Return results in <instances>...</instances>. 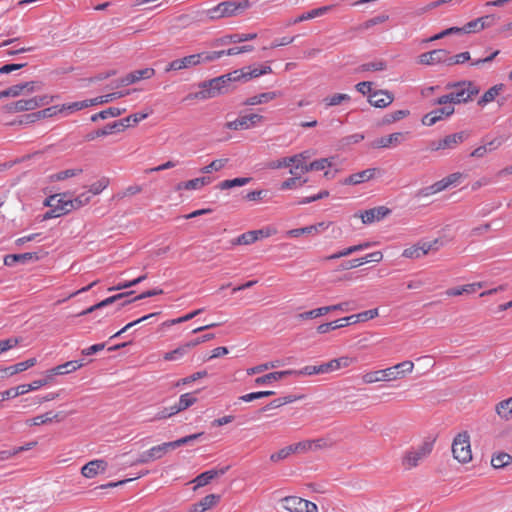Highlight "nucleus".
<instances>
[{
    "instance_id": "obj_1",
    "label": "nucleus",
    "mask_w": 512,
    "mask_h": 512,
    "mask_svg": "<svg viewBox=\"0 0 512 512\" xmlns=\"http://www.w3.org/2000/svg\"><path fill=\"white\" fill-rule=\"evenodd\" d=\"M447 90H452L450 93L438 97L435 105H454L469 102L474 96L478 95L480 89L472 81L463 80L457 82H449L446 84Z\"/></svg>"
},
{
    "instance_id": "obj_2",
    "label": "nucleus",
    "mask_w": 512,
    "mask_h": 512,
    "mask_svg": "<svg viewBox=\"0 0 512 512\" xmlns=\"http://www.w3.org/2000/svg\"><path fill=\"white\" fill-rule=\"evenodd\" d=\"M236 81L238 78L234 77L233 72L203 81L199 84L200 91L189 94L187 99L206 100L225 94L230 90L231 83Z\"/></svg>"
},
{
    "instance_id": "obj_3",
    "label": "nucleus",
    "mask_w": 512,
    "mask_h": 512,
    "mask_svg": "<svg viewBox=\"0 0 512 512\" xmlns=\"http://www.w3.org/2000/svg\"><path fill=\"white\" fill-rule=\"evenodd\" d=\"M414 369V363L406 360L398 363L392 367H388L383 370L368 372L363 375V382L371 384L378 381H392L403 378L406 374H409Z\"/></svg>"
},
{
    "instance_id": "obj_4",
    "label": "nucleus",
    "mask_w": 512,
    "mask_h": 512,
    "mask_svg": "<svg viewBox=\"0 0 512 512\" xmlns=\"http://www.w3.org/2000/svg\"><path fill=\"white\" fill-rule=\"evenodd\" d=\"M249 7L250 2L248 0H243L240 2L224 1L206 10L205 13L209 20L214 21L222 18L237 16Z\"/></svg>"
},
{
    "instance_id": "obj_5",
    "label": "nucleus",
    "mask_w": 512,
    "mask_h": 512,
    "mask_svg": "<svg viewBox=\"0 0 512 512\" xmlns=\"http://www.w3.org/2000/svg\"><path fill=\"white\" fill-rule=\"evenodd\" d=\"M44 205L50 207L43 216L44 220L58 218L75 210L73 200L66 194L52 195L45 200Z\"/></svg>"
},
{
    "instance_id": "obj_6",
    "label": "nucleus",
    "mask_w": 512,
    "mask_h": 512,
    "mask_svg": "<svg viewBox=\"0 0 512 512\" xmlns=\"http://www.w3.org/2000/svg\"><path fill=\"white\" fill-rule=\"evenodd\" d=\"M207 62H210L208 52L191 54L169 62L165 67V72L180 71Z\"/></svg>"
},
{
    "instance_id": "obj_7",
    "label": "nucleus",
    "mask_w": 512,
    "mask_h": 512,
    "mask_svg": "<svg viewBox=\"0 0 512 512\" xmlns=\"http://www.w3.org/2000/svg\"><path fill=\"white\" fill-rule=\"evenodd\" d=\"M453 457L460 463H468L472 459L470 436L467 432L459 433L452 443Z\"/></svg>"
},
{
    "instance_id": "obj_8",
    "label": "nucleus",
    "mask_w": 512,
    "mask_h": 512,
    "mask_svg": "<svg viewBox=\"0 0 512 512\" xmlns=\"http://www.w3.org/2000/svg\"><path fill=\"white\" fill-rule=\"evenodd\" d=\"M468 138V134L465 131L453 133L445 136L444 138L432 141L429 145L431 151L439 150H451L456 148L459 144L464 142Z\"/></svg>"
},
{
    "instance_id": "obj_9",
    "label": "nucleus",
    "mask_w": 512,
    "mask_h": 512,
    "mask_svg": "<svg viewBox=\"0 0 512 512\" xmlns=\"http://www.w3.org/2000/svg\"><path fill=\"white\" fill-rule=\"evenodd\" d=\"M432 448V443L425 442L418 448L408 451L403 459V465L406 468L416 467L419 461L431 453Z\"/></svg>"
},
{
    "instance_id": "obj_10",
    "label": "nucleus",
    "mask_w": 512,
    "mask_h": 512,
    "mask_svg": "<svg viewBox=\"0 0 512 512\" xmlns=\"http://www.w3.org/2000/svg\"><path fill=\"white\" fill-rule=\"evenodd\" d=\"M271 72L272 68L269 65L247 66L242 69L233 71V75L234 77L238 78V81L246 82Z\"/></svg>"
},
{
    "instance_id": "obj_11",
    "label": "nucleus",
    "mask_w": 512,
    "mask_h": 512,
    "mask_svg": "<svg viewBox=\"0 0 512 512\" xmlns=\"http://www.w3.org/2000/svg\"><path fill=\"white\" fill-rule=\"evenodd\" d=\"M383 171L379 168H368L357 173H353L343 179L341 183L343 185H359L361 183L370 181L376 176H381Z\"/></svg>"
},
{
    "instance_id": "obj_12",
    "label": "nucleus",
    "mask_w": 512,
    "mask_h": 512,
    "mask_svg": "<svg viewBox=\"0 0 512 512\" xmlns=\"http://www.w3.org/2000/svg\"><path fill=\"white\" fill-rule=\"evenodd\" d=\"M155 74V70L153 68H144L132 71L128 73L126 76L116 81L115 88L120 86H128L134 84L143 79H150Z\"/></svg>"
},
{
    "instance_id": "obj_13",
    "label": "nucleus",
    "mask_w": 512,
    "mask_h": 512,
    "mask_svg": "<svg viewBox=\"0 0 512 512\" xmlns=\"http://www.w3.org/2000/svg\"><path fill=\"white\" fill-rule=\"evenodd\" d=\"M276 233V230L271 227H265L259 230H251L238 236L236 244L249 245L261 238H267Z\"/></svg>"
},
{
    "instance_id": "obj_14",
    "label": "nucleus",
    "mask_w": 512,
    "mask_h": 512,
    "mask_svg": "<svg viewBox=\"0 0 512 512\" xmlns=\"http://www.w3.org/2000/svg\"><path fill=\"white\" fill-rule=\"evenodd\" d=\"M447 50L434 49L429 52L422 53L418 56V63L422 65L446 64Z\"/></svg>"
},
{
    "instance_id": "obj_15",
    "label": "nucleus",
    "mask_w": 512,
    "mask_h": 512,
    "mask_svg": "<svg viewBox=\"0 0 512 512\" xmlns=\"http://www.w3.org/2000/svg\"><path fill=\"white\" fill-rule=\"evenodd\" d=\"M383 259V254L381 251H375V252H372V253H369L361 258H357V259H352V260H348V261H344L341 265H340V268L342 270H349V269H353V268H356V267H359L365 263H368V262H380L382 261Z\"/></svg>"
},
{
    "instance_id": "obj_16",
    "label": "nucleus",
    "mask_w": 512,
    "mask_h": 512,
    "mask_svg": "<svg viewBox=\"0 0 512 512\" xmlns=\"http://www.w3.org/2000/svg\"><path fill=\"white\" fill-rule=\"evenodd\" d=\"M435 244H437V240L434 241L433 243H431V242L417 243L411 247L404 249L402 256L405 258H409V259L421 258L422 256L426 255L433 248V246Z\"/></svg>"
},
{
    "instance_id": "obj_17",
    "label": "nucleus",
    "mask_w": 512,
    "mask_h": 512,
    "mask_svg": "<svg viewBox=\"0 0 512 512\" xmlns=\"http://www.w3.org/2000/svg\"><path fill=\"white\" fill-rule=\"evenodd\" d=\"M123 131V123H119V121H114L113 123L107 124L105 127L92 131L85 136L86 141H93L98 137L108 136L114 133Z\"/></svg>"
},
{
    "instance_id": "obj_18",
    "label": "nucleus",
    "mask_w": 512,
    "mask_h": 512,
    "mask_svg": "<svg viewBox=\"0 0 512 512\" xmlns=\"http://www.w3.org/2000/svg\"><path fill=\"white\" fill-rule=\"evenodd\" d=\"M333 7H334L333 5H327V6H322V7L312 9L308 12L301 14L300 16H298L296 18L290 19L287 23V26L295 25V24L303 22V21H307L310 19H314L316 17L323 16L326 13H328L329 11H331L333 9Z\"/></svg>"
},
{
    "instance_id": "obj_19",
    "label": "nucleus",
    "mask_w": 512,
    "mask_h": 512,
    "mask_svg": "<svg viewBox=\"0 0 512 512\" xmlns=\"http://www.w3.org/2000/svg\"><path fill=\"white\" fill-rule=\"evenodd\" d=\"M107 466V462L103 459L92 460L82 467L81 473L86 478H93L98 473L105 472Z\"/></svg>"
},
{
    "instance_id": "obj_20",
    "label": "nucleus",
    "mask_w": 512,
    "mask_h": 512,
    "mask_svg": "<svg viewBox=\"0 0 512 512\" xmlns=\"http://www.w3.org/2000/svg\"><path fill=\"white\" fill-rule=\"evenodd\" d=\"M39 260V256L35 252H26L21 254H8L4 257V265L12 267L17 263L26 264L31 261Z\"/></svg>"
},
{
    "instance_id": "obj_21",
    "label": "nucleus",
    "mask_w": 512,
    "mask_h": 512,
    "mask_svg": "<svg viewBox=\"0 0 512 512\" xmlns=\"http://www.w3.org/2000/svg\"><path fill=\"white\" fill-rule=\"evenodd\" d=\"M390 209L385 206H378L362 213L361 218L364 224H370L374 221H380L390 214Z\"/></svg>"
},
{
    "instance_id": "obj_22",
    "label": "nucleus",
    "mask_w": 512,
    "mask_h": 512,
    "mask_svg": "<svg viewBox=\"0 0 512 512\" xmlns=\"http://www.w3.org/2000/svg\"><path fill=\"white\" fill-rule=\"evenodd\" d=\"M229 469V466L222 467L220 469H211L207 470L200 475H198L193 482L196 484L197 487H203L207 484H209L213 479L216 477L224 475Z\"/></svg>"
},
{
    "instance_id": "obj_23",
    "label": "nucleus",
    "mask_w": 512,
    "mask_h": 512,
    "mask_svg": "<svg viewBox=\"0 0 512 512\" xmlns=\"http://www.w3.org/2000/svg\"><path fill=\"white\" fill-rule=\"evenodd\" d=\"M134 292L133 291H130V292H127V293H119V294H116V295H113L111 297H108L104 300H102L101 302L95 304V305H92L90 306L89 308L79 312L76 316L80 317V316H84V315H87V314H90L96 310H99V309H102L104 307H107L108 305L122 299V298H125V297H128L130 295H132Z\"/></svg>"
},
{
    "instance_id": "obj_24",
    "label": "nucleus",
    "mask_w": 512,
    "mask_h": 512,
    "mask_svg": "<svg viewBox=\"0 0 512 512\" xmlns=\"http://www.w3.org/2000/svg\"><path fill=\"white\" fill-rule=\"evenodd\" d=\"M393 95L388 91L378 90L369 94V103L377 108H385L393 101Z\"/></svg>"
},
{
    "instance_id": "obj_25",
    "label": "nucleus",
    "mask_w": 512,
    "mask_h": 512,
    "mask_svg": "<svg viewBox=\"0 0 512 512\" xmlns=\"http://www.w3.org/2000/svg\"><path fill=\"white\" fill-rule=\"evenodd\" d=\"M403 140V133L396 132L387 136L380 137L373 142L375 148H390L397 146Z\"/></svg>"
},
{
    "instance_id": "obj_26",
    "label": "nucleus",
    "mask_w": 512,
    "mask_h": 512,
    "mask_svg": "<svg viewBox=\"0 0 512 512\" xmlns=\"http://www.w3.org/2000/svg\"><path fill=\"white\" fill-rule=\"evenodd\" d=\"M354 362H356V358H352L349 356H342L339 358L332 359L329 362L323 363V364H324L325 373H329L332 371L339 370L341 368H346Z\"/></svg>"
},
{
    "instance_id": "obj_27",
    "label": "nucleus",
    "mask_w": 512,
    "mask_h": 512,
    "mask_svg": "<svg viewBox=\"0 0 512 512\" xmlns=\"http://www.w3.org/2000/svg\"><path fill=\"white\" fill-rule=\"evenodd\" d=\"M220 499L219 495L209 494L203 497L199 502L193 504L190 512H204L212 508Z\"/></svg>"
},
{
    "instance_id": "obj_28",
    "label": "nucleus",
    "mask_w": 512,
    "mask_h": 512,
    "mask_svg": "<svg viewBox=\"0 0 512 512\" xmlns=\"http://www.w3.org/2000/svg\"><path fill=\"white\" fill-rule=\"evenodd\" d=\"M36 108H38V104L36 100L33 99V97L30 99H20L16 102L7 105L8 112L31 111Z\"/></svg>"
},
{
    "instance_id": "obj_29",
    "label": "nucleus",
    "mask_w": 512,
    "mask_h": 512,
    "mask_svg": "<svg viewBox=\"0 0 512 512\" xmlns=\"http://www.w3.org/2000/svg\"><path fill=\"white\" fill-rule=\"evenodd\" d=\"M280 506L288 512H302L303 498L287 496L280 500Z\"/></svg>"
},
{
    "instance_id": "obj_30",
    "label": "nucleus",
    "mask_w": 512,
    "mask_h": 512,
    "mask_svg": "<svg viewBox=\"0 0 512 512\" xmlns=\"http://www.w3.org/2000/svg\"><path fill=\"white\" fill-rule=\"evenodd\" d=\"M289 373L290 372L288 370L271 372L263 376L257 377L254 380V383L256 386L269 385L275 381H279L285 378L286 376L289 375Z\"/></svg>"
},
{
    "instance_id": "obj_31",
    "label": "nucleus",
    "mask_w": 512,
    "mask_h": 512,
    "mask_svg": "<svg viewBox=\"0 0 512 512\" xmlns=\"http://www.w3.org/2000/svg\"><path fill=\"white\" fill-rule=\"evenodd\" d=\"M278 96H279V93L275 92V91L260 93L258 95H254V96L247 98L244 101V105L254 106V105L268 103L269 101L274 100Z\"/></svg>"
},
{
    "instance_id": "obj_32",
    "label": "nucleus",
    "mask_w": 512,
    "mask_h": 512,
    "mask_svg": "<svg viewBox=\"0 0 512 512\" xmlns=\"http://www.w3.org/2000/svg\"><path fill=\"white\" fill-rule=\"evenodd\" d=\"M257 37L256 33H235L226 35L219 39L220 44L227 45L230 43H242L250 40H254Z\"/></svg>"
},
{
    "instance_id": "obj_33",
    "label": "nucleus",
    "mask_w": 512,
    "mask_h": 512,
    "mask_svg": "<svg viewBox=\"0 0 512 512\" xmlns=\"http://www.w3.org/2000/svg\"><path fill=\"white\" fill-rule=\"evenodd\" d=\"M130 93L129 90L127 91H118V92H112L106 95L98 96L93 99H88V103H90V106L98 105V104H105L109 103L111 101H114L116 99L122 98Z\"/></svg>"
},
{
    "instance_id": "obj_34",
    "label": "nucleus",
    "mask_w": 512,
    "mask_h": 512,
    "mask_svg": "<svg viewBox=\"0 0 512 512\" xmlns=\"http://www.w3.org/2000/svg\"><path fill=\"white\" fill-rule=\"evenodd\" d=\"M211 183V178L210 177H199V178H194V179H191V180H188L186 182H182L180 184H178V189H185V190H198L200 188H202L203 186L205 185H208Z\"/></svg>"
},
{
    "instance_id": "obj_35",
    "label": "nucleus",
    "mask_w": 512,
    "mask_h": 512,
    "mask_svg": "<svg viewBox=\"0 0 512 512\" xmlns=\"http://www.w3.org/2000/svg\"><path fill=\"white\" fill-rule=\"evenodd\" d=\"M288 371L291 372V373H289V375H295V376H301V375L311 376V375H316V374H326L325 369H324V364L308 365V366L303 367L300 370H288Z\"/></svg>"
},
{
    "instance_id": "obj_36",
    "label": "nucleus",
    "mask_w": 512,
    "mask_h": 512,
    "mask_svg": "<svg viewBox=\"0 0 512 512\" xmlns=\"http://www.w3.org/2000/svg\"><path fill=\"white\" fill-rule=\"evenodd\" d=\"M502 89V84L492 86L480 97V99L478 100V105L483 107L486 104L494 101L495 98L500 94Z\"/></svg>"
},
{
    "instance_id": "obj_37",
    "label": "nucleus",
    "mask_w": 512,
    "mask_h": 512,
    "mask_svg": "<svg viewBox=\"0 0 512 512\" xmlns=\"http://www.w3.org/2000/svg\"><path fill=\"white\" fill-rule=\"evenodd\" d=\"M196 401L197 398L194 397L192 393L182 394L179 398L178 403L172 406V411L181 412L195 404Z\"/></svg>"
},
{
    "instance_id": "obj_38",
    "label": "nucleus",
    "mask_w": 512,
    "mask_h": 512,
    "mask_svg": "<svg viewBox=\"0 0 512 512\" xmlns=\"http://www.w3.org/2000/svg\"><path fill=\"white\" fill-rule=\"evenodd\" d=\"M62 420V417L59 413L53 414L52 412H47L45 414L38 415L30 420V425L39 426L47 423H51L53 421L59 422Z\"/></svg>"
},
{
    "instance_id": "obj_39",
    "label": "nucleus",
    "mask_w": 512,
    "mask_h": 512,
    "mask_svg": "<svg viewBox=\"0 0 512 512\" xmlns=\"http://www.w3.org/2000/svg\"><path fill=\"white\" fill-rule=\"evenodd\" d=\"M126 111L125 108L123 109H120V108H117V107H109L105 110H102L96 114H93L91 116V121L92 122H96L98 120H104V119H107V118H110V117H117V116H120L121 114H123L124 112Z\"/></svg>"
},
{
    "instance_id": "obj_40",
    "label": "nucleus",
    "mask_w": 512,
    "mask_h": 512,
    "mask_svg": "<svg viewBox=\"0 0 512 512\" xmlns=\"http://www.w3.org/2000/svg\"><path fill=\"white\" fill-rule=\"evenodd\" d=\"M88 107H90V103H88V99L83 100V101H76V102H72V103L59 105L60 113H62L64 115H68V114H71L73 112H76V111H79V110H82V109H85Z\"/></svg>"
},
{
    "instance_id": "obj_41",
    "label": "nucleus",
    "mask_w": 512,
    "mask_h": 512,
    "mask_svg": "<svg viewBox=\"0 0 512 512\" xmlns=\"http://www.w3.org/2000/svg\"><path fill=\"white\" fill-rule=\"evenodd\" d=\"M251 181L250 177H239L234 179H227L220 182L217 188L220 190H226L234 187H241L248 184Z\"/></svg>"
},
{
    "instance_id": "obj_42",
    "label": "nucleus",
    "mask_w": 512,
    "mask_h": 512,
    "mask_svg": "<svg viewBox=\"0 0 512 512\" xmlns=\"http://www.w3.org/2000/svg\"><path fill=\"white\" fill-rule=\"evenodd\" d=\"M496 412L501 418L509 420L512 417V397L499 402L496 405Z\"/></svg>"
},
{
    "instance_id": "obj_43",
    "label": "nucleus",
    "mask_w": 512,
    "mask_h": 512,
    "mask_svg": "<svg viewBox=\"0 0 512 512\" xmlns=\"http://www.w3.org/2000/svg\"><path fill=\"white\" fill-rule=\"evenodd\" d=\"M57 114H60L59 105H54V106L45 108L43 110L30 113V114H28V117H30L32 119H43V118H50V117L56 116Z\"/></svg>"
},
{
    "instance_id": "obj_44",
    "label": "nucleus",
    "mask_w": 512,
    "mask_h": 512,
    "mask_svg": "<svg viewBox=\"0 0 512 512\" xmlns=\"http://www.w3.org/2000/svg\"><path fill=\"white\" fill-rule=\"evenodd\" d=\"M149 116V113H134V114H131L125 118H122L119 121V123H123V131L130 127V126H133L137 123H139L140 121L146 119L147 117Z\"/></svg>"
},
{
    "instance_id": "obj_45",
    "label": "nucleus",
    "mask_w": 512,
    "mask_h": 512,
    "mask_svg": "<svg viewBox=\"0 0 512 512\" xmlns=\"http://www.w3.org/2000/svg\"><path fill=\"white\" fill-rule=\"evenodd\" d=\"M350 96L348 94H345V93H336L332 96H328V97H325L323 99V102L324 104L326 105V107H331V106H337V105H340L344 102H349L350 101Z\"/></svg>"
},
{
    "instance_id": "obj_46",
    "label": "nucleus",
    "mask_w": 512,
    "mask_h": 512,
    "mask_svg": "<svg viewBox=\"0 0 512 512\" xmlns=\"http://www.w3.org/2000/svg\"><path fill=\"white\" fill-rule=\"evenodd\" d=\"M24 394H26V387L23 384L14 388L7 389L0 393V403L4 400L16 398L17 396Z\"/></svg>"
},
{
    "instance_id": "obj_47",
    "label": "nucleus",
    "mask_w": 512,
    "mask_h": 512,
    "mask_svg": "<svg viewBox=\"0 0 512 512\" xmlns=\"http://www.w3.org/2000/svg\"><path fill=\"white\" fill-rule=\"evenodd\" d=\"M241 118L243 121V129L244 130L257 126L264 119V117L262 115L254 114V113L241 115Z\"/></svg>"
},
{
    "instance_id": "obj_48",
    "label": "nucleus",
    "mask_w": 512,
    "mask_h": 512,
    "mask_svg": "<svg viewBox=\"0 0 512 512\" xmlns=\"http://www.w3.org/2000/svg\"><path fill=\"white\" fill-rule=\"evenodd\" d=\"M433 114L435 115L436 119L439 121L449 118L451 115L454 114L455 109L454 106L450 104L442 105L440 108H436L432 110Z\"/></svg>"
},
{
    "instance_id": "obj_49",
    "label": "nucleus",
    "mask_w": 512,
    "mask_h": 512,
    "mask_svg": "<svg viewBox=\"0 0 512 512\" xmlns=\"http://www.w3.org/2000/svg\"><path fill=\"white\" fill-rule=\"evenodd\" d=\"M188 353V350L184 346V344L180 345L176 349L166 352L163 355V359L165 361H176L184 357Z\"/></svg>"
},
{
    "instance_id": "obj_50",
    "label": "nucleus",
    "mask_w": 512,
    "mask_h": 512,
    "mask_svg": "<svg viewBox=\"0 0 512 512\" xmlns=\"http://www.w3.org/2000/svg\"><path fill=\"white\" fill-rule=\"evenodd\" d=\"M471 59L469 52H462L454 56H450L449 52L447 51V59H446V65L447 66H453L456 64H463Z\"/></svg>"
},
{
    "instance_id": "obj_51",
    "label": "nucleus",
    "mask_w": 512,
    "mask_h": 512,
    "mask_svg": "<svg viewBox=\"0 0 512 512\" xmlns=\"http://www.w3.org/2000/svg\"><path fill=\"white\" fill-rule=\"evenodd\" d=\"M169 450L170 447L168 446V442H165L160 445L153 446L148 450V452L153 461L162 458Z\"/></svg>"
},
{
    "instance_id": "obj_52",
    "label": "nucleus",
    "mask_w": 512,
    "mask_h": 512,
    "mask_svg": "<svg viewBox=\"0 0 512 512\" xmlns=\"http://www.w3.org/2000/svg\"><path fill=\"white\" fill-rule=\"evenodd\" d=\"M75 370V364L73 361H68L64 364L58 365L54 368H52L50 372V376L52 375H65L71 372H74Z\"/></svg>"
},
{
    "instance_id": "obj_53",
    "label": "nucleus",
    "mask_w": 512,
    "mask_h": 512,
    "mask_svg": "<svg viewBox=\"0 0 512 512\" xmlns=\"http://www.w3.org/2000/svg\"><path fill=\"white\" fill-rule=\"evenodd\" d=\"M240 54L239 47H232L227 50L208 52L210 62L220 59L223 56H233Z\"/></svg>"
},
{
    "instance_id": "obj_54",
    "label": "nucleus",
    "mask_w": 512,
    "mask_h": 512,
    "mask_svg": "<svg viewBox=\"0 0 512 512\" xmlns=\"http://www.w3.org/2000/svg\"><path fill=\"white\" fill-rule=\"evenodd\" d=\"M512 457L507 453H499L492 457L491 464L494 468H503L510 463Z\"/></svg>"
},
{
    "instance_id": "obj_55",
    "label": "nucleus",
    "mask_w": 512,
    "mask_h": 512,
    "mask_svg": "<svg viewBox=\"0 0 512 512\" xmlns=\"http://www.w3.org/2000/svg\"><path fill=\"white\" fill-rule=\"evenodd\" d=\"M389 19V16L386 14L375 16L364 23L360 24L357 28L358 30H367L375 25L386 22Z\"/></svg>"
},
{
    "instance_id": "obj_56",
    "label": "nucleus",
    "mask_w": 512,
    "mask_h": 512,
    "mask_svg": "<svg viewBox=\"0 0 512 512\" xmlns=\"http://www.w3.org/2000/svg\"><path fill=\"white\" fill-rule=\"evenodd\" d=\"M274 394H275L274 391H269V390L268 391H257V392H251V393L242 395L238 398V400L243 401V402H251L253 400L264 398V397H269Z\"/></svg>"
},
{
    "instance_id": "obj_57",
    "label": "nucleus",
    "mask_w": 512,
    "mask_h": 512,
    "mask_svg": "<svg viewBox=\"0 0 512 512\" xmlns=\"http://www.w3.org/2000/svg\"><path fill=\"white\" fill-rule=\"evenodd\" d=\"M227 163H228L227 158L213 160L209 165L203 167L201 169V172L208 174L213 171H219V170L223 169Z\"/></svg>"
},
{
    "instance_id": "obj_58",
    "label": "nucleus",
    "mask_w": 512,
    "mask_h": 512,
    "mask_svg": "<svg viewBox=\"0 0 512 512\" xmlns=\"http://www.w3.org/2000/svg\"><path fill=\"white\" fill-rule=\"evenodd\" d=\"M333 157L331 158H321L314 160L309 163V169H313V171H321L333 165Z\"/></svg>"
},
{
    "instance_id": "obj_59",
    "label": "nucleus",
    "mask_w": 512,
    "mask_h": 512,
    "mask_svg": "<svg viewBox=\"0 0 512 512\" xmlns=\"http://www.w3.org/2000/svg\"><path fill=\"white\" fill-rule=\"evenodd\" d=\"M109 185V179L107 177H102L98 181L94 182L90 185L88 192H90L91 196L100 194L107 186Z\"/></svg>"
},
{
    "instance_id": "obj_60",
    "label": "nucleus",
    "mask_w": 512,
    "mask_h": 512,
    "mask_svg": "<svg viewBox=\"0 0 512 512\" xmlns=\"http://www.w3.org/2000/svg\"><path fill=\"white\" fill-rule=\"evenodd\" d=\"M291 454H293V450H292V447L289 445V446H286V447L280 449L279 451L271 454L270 455V461L274 462V463H277L279 461L285 460Z\"/></svg>"
},
{
    "instance_id": "obj_61",
    "label": "nucleus",
    "mask_w": 512,
    "mask_h": 512,
    "mask_svg": "<svg viewBox=\"0 0 512 512\" xmlns=\"http://www.w3.org/2000/svg\"><path fill=\"white\" fill-rule=\"evenodd\" d=\"M81 173H82V169L81 168L67 169V170H63V171H60V172L52 175V179L53 180H57V181H61V180H65V179L70 178V177L77 176V175H79Z\"/></svg>"
},
{
    "instance_id": "obj_62",
    "label": "nucleus",
    "mask_w": 512,
    "mask_h": 512,
    "mask_svg": "<svg viewBox=\"0 0 512 512\" xmlns=\"http://www.w3.org/2000/svg\"><path fill=\"white\" fill-rule=\"evenodd\" d=\"M345 326H346V324H343L342 321H340V319H338V320L333 321V322L320 324L317 327V331L320 334H325V333H327V332H329L331 330H335V329L342 328V327H345Z\"/></svg>"
},
{
    "instance_id": "obj_63",
    "label": "nucleus",
    "mask_w": 512,
    "mask_h": 512,
    "mask_svg": "<svg viewBox=\"0 0 512 512\" xmlns=\"http://www.w3.org/2000/svg\"><path fill=\"white\" fill-rule=\"evenodd\" d=\"M306 182H307V179H304L303 181H300V177L299 176L291 177V178H288V179H286L285 181H283L281 183L280 189L281 190L293 189V188H295L297 186H302Z\"/></svg>"
},
{
    "instance_id": "obj_64",
    "label": "nucleus",
    "mask_w": 512,
    "mask_h": 512,
    "mask_svg": "<svg viewBox=\"0 0 512 512\" xmlns=\"http://www.w3.org/2000/svg\"><path fill=\"white\" fill-rule=\"evenodd\" d=\"M293 164V158L283 157L281 159L273 160L267 164L269 169H281L290 167Z\"/></svg>"
}]
</instances>
